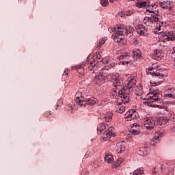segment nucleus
Listing matches in <instances>:
<instances>
[{"mask_svg": "<svg viewBox=\"0 0 175 175\" xmlns=\"http://www.w3.org/2000/svg\"><path fill=\"white\" fill-rule=\"evenodd\" d=\"M115 65L116 63L113 59L109 57L103 58V59L98 63V66H100L101 69L99 74L96 76L94 81H96L97 84H102L106 79L109 81L113 80V78L114 77L113 74H109L107 76H106V75H107L109 70L113 68Z\"/></svg>", "mask_w": 175, "mask_h": 175, "instance_id": "1", "label": "nucleus"}, {"mask_svg": "<svg viewBox=\"0 0 175 175\" xmlns=\"http://www.w3.org/2000/svg\"><path fill=\"white\" fill-rule=\"evenodd\" d=\"M159 66L158 63H154L151 67H148L150 75H152V78L150 81L151 87H155V85H159L161 83H163V78L167 76V70L158 68Z\"/></svg>", "mask_w": 175, "mask_h": 175, "instance_id": "2", "label": "nucleus"}, {"mask_svg": "<svg viewBox=\"0 0 175 175\" xmlns=\"http://www.w3.org/2000/svg\"><path fill=\"white\" fill-rule=\"evenodd\" d=\"M117 29L118 31H116L112 36L113 37L114 42L119 43L120 45L125 44L126 43V40L121 37L122 35L123 36H129V38H131L135 31V29H133V27L129 25L125 27H124V25H118L117 26Z\"/></svg>", "mask_w": 175, "mask_h": 175, "instance_id": "3", "label": "nucleus"}, {"mask_svg": "<svg viewBox=\"0 0 175 175\" xmlns=\"http://www.w3.org/2000/svg\"><path fill=\"white\" fill-rule=\"evenodd\" d=\"M159 99V92L157 90L152 91L146 95V98L143 102L145 106L150 107H158L159 109H163V105L157 104Z\"/></svg>", "mask_w": 175, "mask_h": 175, "instance_id": "4", "label": "nucleus"}, {"mask_svg": "<svg viewBox=\"0 0 175 175\" xmlns=\"http://www.w3.org/2000/svg\"><path fill=\"white\" fill-rule=\"evenodd\" d=\"M119 96L122 103H120L116 105V111L122 114L126 109L125 104L129 103V95L126 94L125 89H122L119 92Z\"/></svg>", "mask_w": 175, "mask_h": 175, "instance_id": "5", "label": "nucleus"}, {"mask_svg": "<svg viewBox=\"0 0 175 175\" xmlns=\"http://www.w3.org/2000/svg\"><path fill=\"white\" fill-rule=\"evenodd\" d=\"M137 8H144L146 10V13H156L159 14V10H158V5L157 4H150V3L142 2V3H137L135 4Z\"/></svg>", "mask_w": 175, "mask_h": 175, "instance_id": "6", "label": "nucleus"}, {"mask_svg": "<svg viewBox=\"0 0 175 175\" xmlns=\"http://www.w3.org/2000/svg\"><path fill=\"white\" fill-rule=\"evenodd\" d=\"M75 102L77 105L79 107H85L86 105H88L89 106H94V105H96V103H98V99L92 97L88 100H84V98H83L82 97H77Z\"/></svg>", "mask_w": 175, "mask_h": 175, "instance_id": "7", "label": "nucleus"}, {"mask_svg": "<svg viewBox=\"0 0 175 175\" xmlns=\"http://www.w3.org/2000/svg\"><path fill=\"white\" fill-rule=\"evenodd\" d=\"M174 33L171 32L168 33V35L166 33H160L159 35V43L162 47L166 46V42L169 40H174Z\"/></svg>", "mask_w": 175, "mask_h": 175, "instance_id": "8", "label": "nucleus"}, {"mask_svg": "<svg viewBox=\"0 0 175 175\" xmlns=\"http://www.w3.org/2000/svg\"><path fill=\"white\" fill-rule=\"evenodd\" d=\"M155 127V120L152 118H146L144 119V128L146 131H152Z\"/></svg>", "mask_w": 175, "mask_h": 175, "instance_id": "9", "label": "nucleus"}, {"mask_svg": "<svg viewBox=\"0 0 175 175\" xmlns=\"http://www.w3.org/2000/svg\"><path fill=\"white\" fill-rule=\"evenodd\" d=\"M103 139L104 142H107L111 137V136H116V133L114 132V127L110 126L108 128L107 131L103 133Z\"/></svg>", "mask_w": 175, "mask_h": 175, "instance_id": "10", "label": "nucleus"}, {"mask_svg": "<svg viewBox=\"0 0 175 175\" xmlns=\"http://www.w3.org/2000/svg\"><path fill=\"white\" fill-rule=\"evenodd\" d=\"M163 52L158 49L153 51L151 53L152 58L156 61H161L163 58Z\"/></svg>", "mask_w": 175, "mask_h": 175, "instance_id": "11", "label": "nucleus"}, {"mask_svg": "<svg viewBox=\"0 0 175 175\" xmlns=\"http://www.w3.org/2000/svg\"><path fill=\"white\" fill-rule=\"evenodd\" d=\"M162 137V133L156 132L154 135L153 139L150 140L151 146H157L159 143V139Z\"/></svg>", "mask_w": 175, "mask_h": 175, "instance_id": "12", "label": "nucleus"}, {"mask_svg": "<svg viewBox=\"0 0 175 175\" xmlns=\"http://www.w3.org/2000/svg\"><path fill=\"white\" fill-rule=\"evenodd\" d=\"M136 29V31L137 33H139V35H140L141 36H146V35H147V29H146V27H144V26H143V25H137L135 27Z\"/></svg>", "mask_w": 175, "mask_h": 175, "instance_id": "13", "label": "nucleus"}, {"mask_svg": "<svg viewBox=\"0 0 175 175\" xmlns=\"http://www.w3.org/2000/svg\"><path fill=\"white\" fill-rule=\"evenodd\" d=\"M126 147V143H125V142L122 141L120 142H118L116 144V151L118 154H122V152L125 150Z\"/></svg>", "mask_w": 175, "mask_h": 175, "instance_id": "14", "label": "nucleus"}, {"mask_svg": "<svg viewBox=\"0 0 175 175\" xmlns=\"http://www.w3.org/2000/svg\"><path fill=\"white\" fill-rule=\"evenodd\" d=\"M159 5L161 8H163V9H165L169 11L172 10V8H173V3L172 1H169L159 2Z\"/></svg>", "mask_w": 175, "mask_h": 175, "instance_id": "15", "label": "nucleus"}, {"mask_svg": "<svg viewBox=\"0 0 175 175\" xmlns=\"http://www.w3.org/2000/svg\"><path fill=\"white\" fill-rule=\"evenodd\" d=\"M109 129V125L101 123L97 128V133L98 135H102V133H106Z\"/></svg>", "mask_w": 175, "mask_h": 175, "instance_id": "16", "label": "nucleus"}, {"mask_svg": "<svg viewBox=\"0 0 175 175\" xmlns=\"http://www.w3.org/2000/svg\"><path fill=\"white\" fill-rule=\"evenodd\" d=\"M100 58L98 57V54H94L90 64L89 70H92L95 66H96V64H98Z\"/></svg>", "mask_w": 175, "mask_h": 175, "instance_id": "17", "label": "nucleus"}, {"mask_svg": "<svg viewBox=\"0 0 175 175\" xmlns=\"http://www.w3.org/2000/svg\"><path fill=\"white\" fill-rule=\"evenodd\" d=\"M119 59L123 60L122 64L125 65V64H129L131 62V56L128 53H123L120 56H119Z\"/></svg>", "mask_w": 175, "mask_h": 175, "instance_id": "18", "label": "nucleus"}, {"mask_svg": "<svg viewBox=\"0 0 175 175\" xmlns=\"http://www.w3.org/2000/svg\"><path fill=\"white\" fill-rule=\"evenodd\" d=\"M130 133L132 135H139L140 133V126L137 124H134L129 129Z\"/></svg>", "mask_w": 175, "mask_h": 175, "instance_id": "19", "label": "nucleus"}, {"mask_svg": "<svg viewBox=\"0 0 175 175\" xmlns=\"http://www.w3.org/2000/svg\"><path fill=\"white\" fill-rule=\"evenodd\" d=\"M135 85H136V79L133 77H130L128 80L127 84L126 85V88L131 90V88H133Z\"/></svg>", "mask_w": 175, "mask_h": 175, "instance_id": "20", "label": "nucleus"}, {"mask_svg": "<svg viewBox=\"0 0 175 175\" xmlns=\"http://www.w3.org/2000/svg\"><path fill=\"white\" fill-rule=\"evenodd\" d=\"M150 24H154V23H158L159 21V18H158V14L153 13L150 15H148Z\"/></svg>", "mask_w": 175, "mask_h": 175, "instance_id": "21", "label": "nucleus"}, {"mask_svg": "<svg viewBox=\"0 0 175 175\" xmlns=\"http://www.w3.org/2000/svg\"><path fill=\"white\" fill-rule=\"evenodd\" d=\"M167 98H170L172 100V103H175V89L171 88L168 94H165Z\"/></svg>", "mask_w": 175, "mask_h": 175, "instance_id": "22", "label": "nucleus"}, {"mask_svg": "<svg viewBox=\"0 0 175 175\" xmlns=\"http://www.w3.org/2000/svg\"><path fill=\"white\" fill-rule=\"evenodd\" d=\"M121 78L120 77V74L117 73L113 75V84L117 87L118 85H120L121 84Z\"/></svg>", "mask_w": 175, "mask_h": 175, "instance_id": "23", "label": "nucleus"}, {"mask_svg": "<svg viewBox=\"0 0 175 175\" xmlns=\"http://www.w3.org/2000/svg\"><path fill=\"white\" fill-rule=\"evenodd\" d=\"M157 122L159 125H161V126H165L166 124H167L168 120L167 119L161 117L158 118Z\"/></svg>", "mask_w": 175, "mask_h": 175, "instance_id": "24", "label": "nucleus"}, {"mask_svg": "<svg viewBox=\"0 0 175 175\" xmlns=\"http://www.w3.org/2000/svg\"><path fill=\"white\" fill-rule=\"evenodd\" d=\"M133 56L134 58H140V57H142V51H140V49H134L133 51Z\"/></svg>", "mask_w": 175, "mask_h": 175, "instance_id": "25", "label": "nucleus"}, {"mask_svg": "<svg viewBox=\"0 0 175 175\" xmlns=\"http://www.w3.org/2000/svg\"><path fill=\"white\" fill-rule=\"evenodd\" d=\"M124 162V159L119 158L117 161H114L112 164V167H119L120 165Z\"/></svg>", "mask_w": 175, "mask_h": 175, "instance_id": "26", "label": "nucleus"}, {"mask_svg": "<svg viewBox=\"0 0 175 175\" xmlns=\"http://www.w3.org/2000/svg\"><path fill=\"white\" fill-rule=\"evenodd\" d=\"M104 120L107 122H110L113 120V113L111 112H108L104 116Z\"/></svg>", "mask_w": 175, "mask_h": 175, "instance_id": "27", "label": "nucleus"}, {"mask_svg": "<svg viewBox=\"0 0 175 175\" xmlns=\"http://www.w3.org/2000/svg\"><path fill=\"white\" fill-rule=\"evenodd\" d=\"M105 161L107 163H111L114 161V158L111 154H106L105 157Z\"/></svg>", "mask_w": 175, "mask_h": 175, "instance_id": "28", "label": "nucleus"}, {"mask_svg": "<svg viewBox=\"0 0 175 175\" xmlns=\"http://www.w3.org/2000/svg\"><path fill=\"white\" fill-rule=\"evenodd\" d=\"M139 155H148V150L146 148H142L138 150Z\"/></svg>", "mask_w": 175, "mask_h": 175, "instance_id": "29", "label": "nucleus"}, {"mask_svg": "<svg viewBox=\"0 0 175 175\" xmlns=\"http://www.w3.org/2000/svg\"><path fill=\"white\" fill-rule=\"evenodd\" d=\"M131 120H137L139 118V114L136 112V111L131 109Z\"/></svg>", "mask_w": 175, "mask_h": 175, "instance_id": "30", "label": "nucleus"}, {"mask_svg": "<svg viewBox=\"0 0 175 175\" xmlns=\"http://www.w3.org/2000/svg\"><path fill=\"white\" fill-rule=\"evenodd\" d=\"M133 175H144V170L143 168L137 169L133 172Z\"/></svg>", "mask_w": 175, "mask_h": 175, "instance_id": "31", "label": "nucleus"}, {"mask_svg": "<svg viewBox=\"0 0 175 175\" xmlns=\"http://www.w3.org/2000/svg\"><path fill=\"white\" fill-rule=\"evenodd\" d=\"M106 40H107V38H106V37L100 38L99 40V42L97 46V48L100 49V47H102V46H103V44H105V42H106Z\"/></svg>", "mask_w": 175, "mask_h": 175, "instance_id": "32", "label": "nucleus"}, {"mask_svg": "<svg viewBox=\"0 0 175 175\" xmlns=\"http://www.w3.org/2000/svg\"><path fill=\"white\" fill-rule=\"evenodd\" d=\"M165 175H175V168H169L165 172Z\"/></svg>", "mask_w": 175, "mask_h": 175, "instance_id": "33", "label": "nucleus"}, {"mask_svg": "<svg viewBox=\"0 0 175 175\" xmlns=\"http://www.w3.org/2000/svg\"><path fill=\"white\" fill-rule=\"evenodd\" d=\"M135 91L137 95H140L143 92V87L141 85H137L135 88Z\"/></svg>", "mask_w": 175, "mask_h": 175, "instance_id": "34", "label": "nucleus"}, {"mask_svg": "<svg viewBox=\"0 0 175 175\" xmlns=\"http://www.w3.org/2000/svg\"><path fill=\"white\" fill-rule=\"evenodd\" d=\"M143 21L146 24V25L150 26L151 25V22L150 21V17L148 16H146L144 18Z\"/></svg>", "mask_w": 175, "mask_h": 175, "instance_id": "35", "label": "nucleus"}, {"mask_svg": "<svg viewBox=\"0 0 175 175\" xmlns=\"http://www.w3.org/2000/svg\"><path fill=\"white\" fill-rule=\"evenodd\" d=\"M131 110H130V111H127V112L126 113V114L124 115V118H125L126 120H127V121H131V120H132V119L131 118Z\"/></svg>", "mask_w": 175, "mask_h": 175, "instance_id": "36", "label": "nucleus"}, {"mask_svg": "<svg viewBox=\"0 0 175 175\" xmlns=\"http://www.w3.org/2000/svg\"><path fill=\"white\" fill-rule=\"evenodd\" d=\"M100 3L102 6H107L109 5V1L108 0H101Z\"/></svg>", "mask_w": 175, "mask_h": 175, "instance_id": "37", "label": "nucleus"}, {"mask_svg": "<svg viewBox=\"0 0 175 175\" xmlns=\"http://www.w3.org/2000/svg\"><path fill=\"white\" fill-rule=\"evenodd\" d=\"M66 110H73V104H68L66 107Z\"/></svg>", "mask_w": 175, "mask_h": 175, "instance_id": "38", "label": "nucleus"}, {"mask_svg": "<svg viewBox=\"0 0 175 175\" xmlns=\"http://www.w3.org/2000/svg\"><path fill=\"white\" fill-rule=\"evenodd\" d=\"M50 116H51V111H46L44 113V117H50Z\"/></svg>", "mask_w": 175, "mask_h": 175, "instance_id": "39", "label": "nucleus"}, {"mask_svg": "<svg viewBox=\"0 0 175 175\" xmlns=\"http://www.w3.org/2000/svg\"><path fill=\"white\" fill-rule=\"evenodd\" d=\"M162 24L163 23H157V27H156L157 31H161V28H162Z\"/></svg>", "mask_w": 175, "mask_h": 175, "instance_id": "40", "label": "nucleus"}, {"mask_svg": "<svg viewBox=\"0 0 175 175\" xmlns=\"http://www.w3.org/2000/svg\"><path fill=\"white\" fill-rule=\"evenodd\" d=\"M119 17H125L126 14L124 12H121L118 13Z\"/></svg>", "mask_w": 175, "mask_h": 175, "instance_id": "41", "label": "nucleus"}, {"mask_svg": "<svg viewBox=\"0 0 175 175\" xmlns=\"http://www.w3.org/2000/svg\"><path fill=\"white\" fill-rule=\"evenodd\" d=\"M125 14H126V16H132V12H131V11L127 12L125 13Z\"/></svg>", "mask_w": 175, "mask_h": 175, "instance_id": "42", "label": "nucleus"}, {"mask_svg": "<svg viewBox=\"0 0 175 175\" xmlns=\"http://www.w3.org/2000/svg\"><path fill=\"white\" fill-rule=\"evenodd\" d=\"M83 70V68H78L77 72H81Z\"/></svg>", "mask_w": 175, "mask_h": 175, "instance_id": "43", "label": "nucleus"}, {"mask_svg": "<svg viewBox=\"0 0 175 175\" xmlns=\"http://www.w3.org/2000/svg\"><path fill=\"white\" fill-rule=\"evenodd\" d=\"M138 2H139V3H142L143 2H142L143 0H137Z\"/></svg>", "mask_w": 175, "mask_h": 175, "instance_id": "44", "label": "nucleus"}, {"mask_svg": "<svg viewBox=\"0 0 175 175\" xmlns=\"http://www.w3.org/2000/svg\"><path fill=\"white\" fill-rule=\"evenodd\" d=\"M172 53H173L174 54H175V47L173 48V51H172Z\"/></svg>", "mask_w": 175, "mask_h": 175, "instance_id": "45", "label": "nucleus"}, {"mask_svg": "<svg viewBox=\"0 0 175 175\" xmlns=\"http://www.w3.org/2000/svg\"><path fill=\"white\" fill-rule=\"evenodd\" d=\"M109 2H111V3H113V2H114V0H109Z\"/></svg>", "mask_w": 175, "mask_h": 175, "instance_id": "46", "label": "nucleus"}, {"mask_svg": "<svg viewBox=\"0 0 175 175\" xmlns=\"http://www.w3.org/2000/svg\"><path fill=\"white\" fill-rule=\"evenodd\" d=\"M113 31H117V28L115 27V28L113 29Z\"/></svg>", "mask_w": 175, "mask_h": 175, "instance_id": "47", "label": "nucleus"}]
</instances>
